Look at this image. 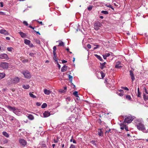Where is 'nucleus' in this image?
Instances as JSON below:
<instances>
[{
  "label": "nucleus",
  "mask_w": 148,
  "mask_h": 148,
  "mask_svg": "<svg viewBox=\"0 0 148 148\" xmlns=\"http://www.w3.org/2000/svg\"><path fill=\"white\" fill-rule=\"evenodd\" d=\"M101 25H102L100 22L97 21L95 23L94 25V28L95 30L97 31L99 29V27Z\"/></svg>",
  "instance_id": "nucleus-1"
},
{
  "label": "nucleus",
  "mask_w": 148,
  "mask_h": 148,
  "mask_svg": "<svg viewBox=\"0 0 148 148\" xmlns=\"http://www.w3.org/2000/svg\"><path fill=\"white\" fill-rule=\"evenodd\" d=\"M138 129L139 130H144L145 129L144 125L141 123H139L137 125Z\"/></svg>",
  "instance_id": "nucleus-2"
},
{
  "label": "nucleus",
  "mask_w": 148,
  "mask_h": 148,
  "mask_svg": "<svg viewBox=\"0 0 148 148\" xmlns=\"http://www.w3.org/2000/svg\"><path fill=\"white\" fill-rule=\"evenodd\" d=\"M120 129L122 130L125 129L127 131H129L128 127L124 123H121L120 124Z\"/></svg>",
  "instance_id": "nucleus-3"
},
{
  "label": "nucleus",
  "mask_w": 148,
  "mask_h": 148,
  "mask_svg": "<svg viewBox=\"0 0 148 148\" xmlns=\"http://www.w3.org/2000/svg\"><path fill=\"white\" fill-rule=\"evenodd\" d=\"M19 142L21 145L23 147H24L27 144V142L25 140L23 139H19Z\"/></svg>",
  "instance_id": "nucleus-4"
},
{
  "label": "nucleus",
  "mask_w": 148,
  "mask_h": 148,
  "mask_svg": "<svg viewBox=\"0 0 148 148\" xmlns=\"http://www.w3.org/2000/svg\"><path fill=\"white\" fill-rule=\"evenodd\" d=\"M23 74L25 77L26 78L29 79L31 77V75L28 71H23Z\"/></svg>",
  "instance_id": "nucleus-5"
},
{
  "label": "nucleus",
  "mask_w": 148,
  "mask_h": 148,
  "mask_svg": "<svg viewBox=\"0 0 148 148\" xmlns=\"http://www.w3.org/2000/svg\"><path fill=\"white\" fill-rule=\"evenodd\" d=\"M133 121L132 117L130 116L126 117L125 119L124 123H130Z\"/></svg>",
  "instance_id": "nucleus-6"
},
{
  "label": "nucleus",
  "mask_w": 148,
  "mask_h": 148,
  "mask_svg": "<svg viewBox=\"0 0 148 148\" xmlns=\"http://www.w3.org/2000/svg\"><path fill=\"white\" fill-rule=\"evenodd\" d=\"M0 66L3 69H7L8 68V63L5 62H2L0 64Z\"/></svg>",
  "instance_id": "nucleus-7"
},
{
  "label": "nucleus",
  "mask_w": 148,
  "mask_h": 148,
  "mask_svg": "<svg viewBox=\"0 0 148 148\" xmlns=\"http://www.w3.org/2000/svg\"><path fill=\"white\" fill-rule=\"evenodd\" d=\"M19 78L18 77L11 79V81L13 84H16L18 83L19 81Z\"/></svg>",
  "instance_id": "nucleus-8"
},
{
  "label": "nucleus",
  "mask_w": 148,
  "mask_h": 148,
  "mask_svg": "<svg viewBox=\"0 0 148 148\" xmlns=\"http://www.w3.org/2000/svg\"><path fill=\"white\" fill-rule=\"evenodd\" d=\"M6 107L10 110L13 111L14 113H15L16 111L18 110L17 108H16L14 107H11L9 106H7Z\"/></svg>",
  "instance_id": "nucleus-9"
},
{
  "label": "nucleus",
  "mask_w": 148,
  "mask_h": 148,
  "mask_svg": "<svg viewBox=\"0 0 148 148\" xmlns=\"http://www.w3.org/2000/svg\"><path fill=\"white\" fill-rule=\"evenodd\" d=\"M130 75L131 77L132 81L133 82L134 80L135 79L134 75L133 73V71L132 70H130Z\"/></svg>",
  "instance_id": "nucleus-10"
},
{
  "label": "nucleus",
  "mask_w": 148,
  "mask_h": 148,
  "mask_svg": "<svg viewBox=\"0 0 148 148\" xmlns=\"http://www.w3.org/2000/svg\"><path fill=\"white\" fill-rule=\"evenodd\" d=\"M121 62L120 61H118L116 63L115 68L117 69H120L122 67V66L120 65Z\"/></svg>",
  "instance_id": "nucleus-11"
},
{
  "label": "nucleus",
  "mask_w": 148,
  "mask_h": 148,
  "mask_svg": "<svg viewBox=\"0 0 148 148\" xmlns=\"http://www.w3.org/2000/svg\"><path fill=\"white\" fill-rule=\"evenodd\" d=\"M8 56L6 54H3L0 55V59H8Z\"/></svg>",
  "instance_id": "nucleus-12"
},
{
  "label": "nucleus",
  "mask_w": 148,
  "mask_h": 148,
  "mask_svg": "<svg viewBox=\"0 0 148 148\" xmlns=\"http://www.w3.org/2000/svg\"><path fill=\"white\" fill-rule=\"evenodd\" d=\"M0 33L6 35H9V34L8 32L5 29H1L0 30Z\"/></svg>",
  "instance_id": "nucleus-13"
},
{
  "label": "nucleus",
  "mask_w": 148,
  "mask_h": 148,
  "mask_svg": "<svg viewBox=\"0 0 148 148\" xmlns=\"http://www.w3.org/2000/svg\"><path fill=\"white\" fill-rule=\"evenodd\" d=\"M106 62H104L103 63H100V68L101 70H103L104 68L106 67Z\"/></svg>",
  "instance_id": "nucleus-14"
},
{
  "label": "nucleus",
  "mask_w": 148,
  "mask_h": 148,
  "mask_svg": "<svg viewBox=\"0 0 148 148\" xmlns=\"http://www.w3.org/2000/svg\"><path fill=\"white\" fill-rule=\"evenodd\" d=\"M50 115V113L48 111H46L43 113V115L45 117H48Z\"/></svg>",
  "instance_id": "nucleus-15"
},
{
  "label": "nucleus",
  "mask_w": 148,
  "mask_h": 148,
  "mask_svg": "<svg viewBox=\"0 0 148 148\" xmlns=\"http://www.w3.org/2000/svg\"><path fill=\"white\" fill-rule=\"evenodd\" d=\"M98 135L101 136H103V132L101 129H99L98 131Z\"/></svg>",
  "instance_id": "nucleus-16"
},
{
  "label": "nucleus",
  "mask_w": 148,
  "mask_h": 148,
  "mask_svg": "<svg viewBox=\"0 0 148 148\" xmlns=\"http://www.w3.org/2000/svg\"><path fill=\"white\" fill-rule=\"evenodd\" d=\"M67 69V66L66 65H64L62 68L61 71L62 72H64L66 71Z\"/></svg>",
  "instance_id": "nucleus-17"
},
{
  "label": "nucleus",
  "mask_w": 148,
  "mask_h": 148,
  "mask_svg": "<svg viewBox=\"0 0 148 148\" xmlns=\"http://www.w3.org/2000/svg\"><path fill=\"white\" fill-rule=\"evenodd\" d=\"M19 34L22 38H24L26 36H27L25 33H23L22 32H19Z\"/></svg>",
  "instance_id": "nucleus-18"
},
{
  "label": "nucleus",
  "mask_w": 148,
  "mask_h": 148,
  "mask_svg": "<svg viewBox=\"0 0 148 148\" xmlns=\"http://www.w3.org/2000/svg\"><path fill=\"white\" fill-rule=\"evenodd\" d=\"M95 56L100 61H103V59L100 56L98 55L97 54H95Z\"/></svg>",
  "instance_id": "nucleus-19"
},
{
  "label": "nucleus",
  "mask_w": 148,
  "mask_h": 148,
  "mask_svg": "<svg viewBox=\"0 0 148 148\" xmlns=\"http://www.w3.org/2000/svg\"><path fill=\"white\" fill-rule=\"evenodd\" d=\"M59 42V44L58 45V46H60V47H63L64 46V43L61 40H59L58 41Z\"/></svg>",
  "instance_id": "nucleus-20"
},
{
  "label": "nucleus",
  "mask_w": 148,
  "mask_h": 148,
  "mask_svg": "<svg viewBox=\"0 0 148 148\" xmlns=\"http://www.w3.org/2000/svg\"><path fill=\"white\" fill-rule=\"evenodd\" d=\"M44 93L47 95H48L51 92V91L47 89H45L44 90Z\"/></svg>",
  "instance_id": "nucleus-21"
},
{
  "label": "nucleus",
  "mask_w": 148,
  "mask_h": 148,
  "mask_svg": "<svg viewBox=\"0 0 148 148\" xmlns=\"http://www.w3.org/2000/svg\"><path fill=\"white\" fill-rule=\"evenodd\" d=\"M3 134L7 138H9V135L6 132H2Z\"/></svg>",
  "instance_id": "nucleus-22"
},
{
  "label": "nucleus",
  "mask_w": 148,
  "mask_h": 148,
  "mask_svg": "<svg viewBox=\"0 0 148 148\" xmlns=\"http://www.w3.org/2000/svg\"><path fill=\"white\" fill-rule=\"evenodd\" d=\"M53 57L54 60L57 62L58 58H57L56 54V52L53 53Z\"/></svg>",
  "instance_id": "nucleus-23"
},
{
  "label": "nucleus",
  "mask_w": 148,
  "mask_h": 148,
  "mask_svg": "<svg viewBox=\"0 0 148 148\" xmlns=\"http://www.w3.org/2000/svg\"><path fill=\"white\" fill-rule=\"evenodd\" d=\"M31 42V41L30 40H27V39H25L24 40V43L27 45H29L30 44V43Z\"/></svg>",
  "instance_id": "nucleus-24"
},
{
  "label": "nucleus",
  "mask_w": 148,
  "mask_h": 148,
  "mask_svg": "<svg viewBox=\"0 0 148 148\" xmlns=\"http://www.w3.org/2000/svg\"><path fill=\"white\" fill-rule=\"evenodd\" d=\"M28 118L30 120H32L34 119V116L31 114H29L27 116Z\"/></svg>",
  "instance_id": "nucleus-25"
},
{
  "label": "nucleus",
  "mask_w": 148,
  "mask_h": 148,
  "mask_svg": "<svg viewBox=\"0 0 148 148\" xmlns=\"http://www.w3.org/2000/svg\"><path fill=\"white\" fill-rule=\"evenodd\" d=\"M5 76V74L4 73H0V79L3 78Z\"/></svg>",
  "instance_id": "nucleus-26"
},
{
  "label": "nucleus",
  "mask_w": 148,
  "mask_h": 148,
  "mask_svg": "<svg viewBox=\"0 0 148 148\" xmlns=\"http://www.w3.org/2000/svg\"><path fill=\"white\" fill-rule=\"evenodd\" d=\"M23 87L24 89H28L29 88V86L28 85H23Z\"/></svg>",
  "instance_id": "nucleus-27"
},
{
  "label": "nucleus",
  "mask_w": 148,
  "mask_h": 148,
  "mask_svg": "<svg viewBox=\"0 0 148 148\" xmlns=\"http://www.w3.org/2000/svg\"><path fill=\"white\" fill-rule=\"evenodd\" d=\"M143 98L145 100H148V96L145 95V94H143Z\"/></svg>",
  "instance_id": "nucleus-28"
},
{
  "label": "nucleus",
  "mask_w": 148,
  "mask_h": 148,
  "mask_svg": "<svg viewBox=\"0 0 148 148\" xmlns=\"http://www.w3.org/2000/svg\"><path fill=\"white\" fill-rule=\"evenodd\" d=\"M73 94L76 97H79L78 96V92L77 91H75L73 92Z\"/></svg>",
  "instance_id": "nucleus-29"
},
{
  "label": "nucleus",
  "mask_w": 148,
  "mask_h": 148,
  "mask_svg": "<svg viewBox=\"0 0 148 148\" xmlns=\"http://www.w3.org/2000/svg\"><path fill=\"white\" fill-rule=\"evenodd\" d=\"M29 95L31 97L33 98H35L36 97L35 95H34L31 92H29Z\"/></svg>",
  "instance_id": "nucleus-30"
},
{
  "label": "nucleus",
  "mask_w": 148,
  "mask_h": 148,
  "mask_svg": "<svg viewBox=\"0 0 148 148\" xmlns=\"http://www.w3.org/2000/svg\"><path fill=\"white\" fill-rule=\"evenodd\" d=\"M101 13L105 14H108V12L107 11L102 10L101 11Z\"/></svg>",
  "instance_id": "nucleus-31"
},
{
  "label": "nucleus",
  "mask_w": 148,
  "mask_h": 148,
  "mask_svg": "<svg viewBox=\"0 0 148 148\" xmlns=\"http://www.w3.org/2000/svg\"><path fill=\"white\" fill-rule=\"evenodd\" d=\"M47 106V103H43L41 106V108H46Z\"/></svg>",
  "instance_id": "nucleus-32"
},
{
  "label": "nucleus",
  "mask_w": 148,
  "mask_h": 148,
  "mask_svg": "<svg viewBox=\"0 0 148 148\" xmlns=\"http://www.w3.org/2000/svg\"><path fill=\"white\" fill-rule=\"evenodd\" d=\"M126 99L128 100H130L131 99V97L130 95H127L126 96Z\"/></svg>",
  "instance_id": "nucleus-33"
},
{
  "label": "nucleus",
  "mask_w": 148,
  "mask_h": 148,
  "mask_svg": "<svg viewBox=\"0 0 148 148\" xmlns=\"http://www.w3.org/2000/svg\"><path fill=\"white\" fill-rule=\"evenodd\" d=\"M36 53H30L29 54V55L31 57H34V55H36Z\"/></svg>",
  "instance_id": "nucleus-34"
},
{
  "label": "nucleus",
  "mask_w": 148,
  "mask_h": 148,
  "mask_svg": "<svg viewBox=\"0 0 148 148\" xmlns=\"http://www.w3.org/2000/svg\"><path fill=\"white\" fill-rule=\"evenodd\" d=\"M3 143L4 144H6L8 143V140L6 138H5L3 140Z\"/></svg>",
  "instance_id": "nucleus-35"
},
{
  "label": "nucleus",
  "mask_w": 148,
  "mask_h": 148,
  "mask_svg": "<svg viewBox=\"0 0 148 148\" xmlns=\"http://www.w3.org/2000/svg\"><path fill=\"white\" fill-rule=\"evenodd\" d=\"M100 73L101 74L102 78H103L105 76V74L102 71H101Z\"/></svg>",
  "instance_id": "nucleus-36"
},
{
  "label": "nucleus",
  "mask_w": 148,
  "mask_h": 148,
  "mask_svg": "<svg viewBox=\"0 0 148 148\" xmlns=\"http://www.w3.org/2000/svg\"><path fill=\"white\" fill-rule=\"evenodd\" d=\"M117 94L119 95L120 96H123V95H124V92H117Z\"/></svg>",
  "instance_id": "nucleus-37"
},
{
  "label": "nucleus",
  "mask_w": 148,
  "mask_h": 148,
  "mask_svg": "<svg viewBox=\"0 0 148 148\" xmlns=\"http://www.w3.org/2000/svg\"><path fill=\"white\" fill-rule=\"evenodd\" d=\"M7 50L9 51H12L13 48L12 47H8L7 48Z\"/></svg>",
  "instance_id": "nucleus-38"
},
{
  "label": "nucleus",
  "mask_w": 148,
  "mask_h": 148,
  "mask_svg": "<svg viewBox=\"0 0 148 148\" xmlns=\"http://www.w3.org/2000/svg\"><path fill=\"white\" fill-rule=\"evenodd\" d=\"M92 7L93 6L92 5H90L89 7L87 9L89 11H90L91 10Z\"/></svg>",
  "instance_id": "nucleus-39"
},
{
  "label": "nucleus",
  "mask_w": 148,
  "mask_h": 148,
  "mask_svg": "<svg viewBox=\"0 0 148 148\" xmlns=\"http://www.w3.org/2000/svg\"><path fill=\"white\" fill-rule=\"evenodd\" d=\"M35 41L37 44H40V41L39 40L35 39Z\"/></svg>",
  "instance_id": "nucleus-40"
},
{
  "label": "nucleus",
  "mask_w": 148,
  "mask_h": 148,
  "mask_svg": "<svg viewBox=\"0 0 148 148\" xmlns=\"http://www.w3.org/2000/svg\"><path fill=\"white\" fill-rule=\"evenodd\" d=\"M90 143L93 145H96V141L95 140H92L90 141Z\"/></svg>",
  "instance_id": "nucleus-41"
},
{
  "label": "nucleus",
  "mask_w": 148,
  "mask_h": 148,
  "mask_svg": "<svg viewBox=\"0 0 148 148\" xmlns=\"http://www.w3.org/2000/svg\"><path fill=\"white\" fill-rule=\"evenodd\" d=\"M121 88L123 89H124L127 90H129L128 88L126 87L122 86L121 87Z\"/></svg>",
  "instance_id": "nucleus-42"
},
{
  "label": "nucleus",
  "mask_w": 148,
  "mask_h": 148,
  "mask_svg": "<svg viewBox=\"0 0 148 148\" xmlns=\"http://www.w3.org/2000/svg\"><path fill=\"white\" fill-rule=\"evenodd\" d=\"M106 5L108 7L110 8H111L112 10H114V8L112 7V6L111 5Z\"/></svg>",
  "instance_id": "nucleus-43"
},
{
  "label": "nucleus",
  "mask_w": 148,
  "mask_h": 148,
  "mask_svg": "<svg viewBox=\"0 0 148 148\" xmlns=\"http://www.w3.org/2000/svg\"><path fill=\"white\" fill-rule=\"evenodd\" d=\"M69 78V79L70 81H71V82L72 81V79H73V77L72 76H71V75H69L68 76Z\"/></svg>",
  "instance_id": "nucleus-44"
},
{
  "label": "nucleus",
  "mask_w": 148,
  "mask_h": 148,
  "mask_svg": "<svg viewBox=\"0 0 148 148\" xmlns=\"http://www.w3.org/2000/svg\"><path fill=\"white\" fill-rule=\"evenodd\" d=\"M137 96L138 97H141V92H137Z\"/></svg>",
  "instance_id": "nucleus-45"
},
{
  "label": "nucleus",
  "mask_w": 148,
  "mask_h": 148,
  "mask_svg": "<svg viewBox=\"0 0 148 148\" xmlns=\"http://www.w3.org/2000/svg\"><path fill=\"white\" fill-rule=\"evenodd\" d=\"M53 53L56 52V46H54L53 47Z\"/></svg>",
  "instance_id": "nucleus-46"
},
{
  "label": "nucleus",
  "mask_w": 148,
  "mask_h": 148,
  "mask_svg": "<svg viewBox=\"0 0 148 148\" xmlns=\"http://www.w3.org/2000/svg\"><path fill=\"white\" fill-rule=\"evenodd\" d=\"M35 21H37L38 23L40 24H41V25H44V24L42 23V21H38L35 20Z\"/></svg>",
  "instance_id": "nucleus-47"
},
{
  "label": "nucleus",
  "mask_w": 148,
  "mask_h": 148,
  "mask_svg": "<svg viewBox=\"0 0 148 148\" xmlns=\"http://www.w3.org/2000/svg\"><path fill=\"white\" fill-rule=\"evenodd\" d=\"M69 148H75V147L73 145L71 144Z\"/></svg>",
  "instance_id": "nucleus-48"
},
{
  "label": "nucleus",
  "mask_w": 148,
  "mask_h": 148,
  "mask_svg": "<svg viewBox=\"0 0 148 148\" xmlns=\"http://www.w3.org/2000/svg\"><path fill=\"white\" fill-rule=\"evenodd\" d=\"M59 92H60L61 93H64L65 92V90L62 89H60L59 90Z\"/></svg>",
  "instance_id": "nucleus-49"
},
{
  "label": "nucleus",
  "mask_w": 148,
  "mask_h": 148,
  "mask_svg": "<svg viewBox=\"0 0 148 148\" xmlns=\"http://www.w3.org/2000/svg\"><path fill=\"white\" fill-rule=\"evenodd\" d=\"M23 24L26 25L27 26L28 25V23H27V22L26 21H24L23 22Z\"/></svg>",
  "instance_id": "nucleus-50"
},
{
  "label": "nucleus",
  "mask_w": 148,
  "mask_h": 148,
  "mask_svg": "<svg viewBox=\"0 0 148 148\" xmlns=\"http://www.w3.org/2000/svg\"><path fill=\"white\" fill-rule=\"evenodd\" d=\"M87 47L88 49H90L91 48V45L90 44H88L87 45Z\"/></svg>",
  "instance_id": "nucleus-51"
},
{
  "label": "nucleus",
  "mask_w": 148,
  "mask_h": 148,
  "mask_svg": "<svg viewBox=\"0 0 148 148\" xmlns=\"http://www.w3.org/2000/svg\"><path fill=\"white\" fill-rule=\"evenodd\" d=\"M29 47H34V45H33V44L32 43H30V44L28 45Z\"/></svg>",
  "instance_id": "nucleus-52"
},
{
  "label": "nucleus",
  "mask_w": 148,
  "mask_h": 148,
  "mask_svg": "<svg viewBox=\"0 0 148 148\" xmlns=\"http://www.w3.org/2000/svg\"><path fill=\"white\" fill-rule=\"evenodd\" d=\"M41 103L40 102H37L36 103V105L38 106H40L41 105Z\"/></svg>",
  "instance_id": "nucleus-53"
},
{
  "label": "nucleus",
  "mask_w": 148,
  "mask_h": 148,
  "mask_svg": "<svg viewBox=\"0 0 148 148\" xmlns=\"http://www.w3.org/2000/svg\"><path fill=\"white\" fill-rule=\"evenodd\" d=\"M105 54L107 57L109 56L110 55V53H106Z\"/></svg>",
  "instance_id": "nucleus-54"
},
{
  "label": "nucleus",
  "mask_w": 148,
  "mask_h": 148,
  "mask_svg": "<svg viewBox=\"0 0 148 148\" xmlns=\"http://www.w3.org/2000/svg\"><path fill=\"white\" fill-rule=\"evenodd\" d=\"M67 62V61L65 60H62V63H66Z\"/></svg>",
  "instance_id": "nucleus-55"
},
{
  "label": "nucleus",
  "mask_w": 148,
  "mask_h": 148,
  "mask_svg": "<svg viewBox=\"0 0 148 148\" xmlns=\"http://www.w3.org/2000/svg\"><path fill=\"white\" fill-rule=\"evenodd\" d=\"M66 101H70L71 100V98L69 97H67L66 99Z\"/></svg>",
  "instance_id": "nucleus-56"
},
{
  "label": "nucleus",
  "mask_w": 148,
  "mask_h": 148,
  "mask_svg": "<svg viewBox=\"0 0 148 148\" xmlns=\"http://www.w3.org/2000/svg\"><path fill=\"white\" fill-rule=\"evenodd\" d=\"M99 47V45H97V47H95L94 48V49L95 50L97 49Z\"/></svg>",
  "instance_id": "nucleus-57"
},
{
  "label": "nucleus",
  "mask_w": 148,
  "mask_h": 148,
  "mask_svg": "<svg viewBox=\"0 0 148 148\" xmlns=\"http://www.w3.org/2000/svg\"><path fill=\"white\" fill-rule=\"evenodd\" d=\"M103 58L104 59H106V58H107V57L105 55H105H103Z\"/></svg>",
  "instance_id": "nucleus-58"
},
{
  "label": "nucleus",
  "mask_w": 148,
  "mask_h": 148,
  "mask_svg": "<svg viewBox=\"0 0 148 148\" xmlns=\"http://www.w3.org/2000/svg\"><path fill=\"white\" fill-rule=\"evenodd\" d=\"M0 3V5H1V7H3V3L2 2H1Z\"/></svg>",
  "instance_id": "nucleus-59"
},
{
  "label": "nucleus",
  "mask_w": 148,
  "mask_h": 148,
  "mask_svg": "<svg viewBox=\"0 0 148 148\" xmlns=\"http://www.w3.org/2000/svg\"><path fill=\"white\" fill-rule=\"evenodd\" d=\"M29 27L30 28H31L33 30H34V27H33L31 25H29Z\"/></svg>",
  "instance_id": "nucleus-60"
},
{
  "label": "nucleus",
  "mask_w": 148,
  "mask_h": 148,
  "mask_svg": "<svg viewBox=\"0 0 148 148\" xmlns=\"http://www.w3.org/2000/svg\"><path fill=\"white\" fill-rule=\"evenodd\" d=\"M144 90H145V92H146L147 94H148V92H147V90L146 88H144Z\"/></svg>",
  "instance_id": "nucleus-61"
},
{
  "label": "nucleus",
  "mask_w": 148,
  "mask_h": 148,
  "mask_svg": "<svg viewBox=\"0 0 148 148\" xmlns=\"http://www.w3.org/2000/svg\"><path fill=\"white\" fill-rule=\"evenodd\" d=\"M6 39L8 40H10V38L9 37H6Z\"/></svg>",
  "instance_id": "nucleus-62"
},
{
  "label": "nucleus",
  "mask_w": 148,
  "mask_h": 148,
  "mask_svg": "<svg viewBox=\"0 0 148 148\" xmlns=\"http://www.w3.org/2000/svg\"><path fill=\"white\" fill-rule=\"evenodd\" d=\"M53 141H54V143H57L58 142V141L57 140H56L55 139H54L53 140Z\"/></svg>",
  "instance_id": "nucleus-63"
},
{
  "label": "nucleus",
  "mask_w": 148,
  "mask_h": 148,
  "mask_svg": "<svg viewBox=\"0 0 148 148\" xmlns=\"http://www.w3.org/2000/svg\"><path fill=\"white\" fill-rule=\"evenodd\" d=\"M73 142L74 143L76 144V143H77L76 141L74 140H73Z\"/></svg>",
  "instance_id": "nucleus-64"
}]
</instances>
